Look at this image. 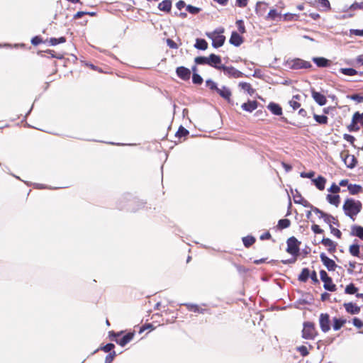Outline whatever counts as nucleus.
Returning <instances> with one entry per match:
<instances>
[{
    "label": "nucleus",
    "instance_id": "f257e3e1",
    "mask_svg": "<svg viewBox=\"0 0 363 363\" xmlns=\"http://www.w3.org/2000/svg\"><path fill=\"white\" fill-rule=\"evenodd\" d=\"M362 208V204L359 201L351 198L347 199L342 206L345 214L352 220H354L357 215L361 212Z\"/></svg>",
    "mask_w": 363,
    "mask_h": 363
},
{
    "label": "nucleus",
    "instance_id": "f03ea898",
    "mask_svg": "<svg viewBox=\"0 0 363 363\" xmlns=\"http://www.w3.org/2000/svg\"><path fill=\"white\" fill-rule=\"evenodd\" d=\"M286 252L294 257L290 259L282 261L284 264H292L296 261V257L299 254V245L301 242L294 237L288 239Z\"/></svg>",
    "mask_w": 363,
    "mask_h": 363
},
{
    "label": "nucleus",
    "instance_id": "7ed1b4c3",
    "mask_svg": "<svg viewBox=\"0 0 363 363\" xmlns=\"http://www.w3.org/2000/svg\"><path fill=\"white\" fill-rule=\"evenodd\" d=\"M223 31V28H219L214 30L213 32L206 33V36L212 40L213 47L218 48L224 44L225 37L222 35Z\"/></svg>",
    "mask_w": 363,
    "mask_h": 363
},
{
    "label": "nucleus",
    "instance_id": "20e7f679",
    "mask_svg": "<svg viewBox=\"0 0 363 363\" xmlns=\"http://www.w3.org/2000/svg\"><path fill=\"white\" fill-rule=\"evenodd\" d=\"M317 335V331L315 325L311 322H306L303 324L302 330V337L307 340H313Z\"/></svg>",
    "mask_w": 363,
    "mask_h": 363
},
{
    "label": "nucleus",
    "instance_id": "39448f33",
    "mask_svg": "<svg viewBox=\"0 0 363 363\" xmlns=\"http://www.w3.org/2000/svg\"><path fill=\"white\" fill-rule=\"evenodd\" d=\"M288 67L291 69H306L311 67V64L299 58H294L288 60L286 62Z\"/></svg>",
    "mask_w": 363,
    "mask_h": 363
},
{
    "label": "nucleus",
    "instance_id": "423d86ee",
    "mask_svg": "<svg viewBox=\"0 0 363 363\" xmlns=\"http://www.w3.org/2000/svg\"><path fill=\"white\" fill-rule=\"evenodd\" d=\"M320 279L323 281V287L325 289L330 291H335L336 286L333 284L332 279L328 275L325 270L320 272Z\"/></svg>",
    "mask_w": 363,
    "mask_h": 363
},
{
    "label": "nucleus",
    "instance_id": "0eeeda50",
    "mask_svg": "<svg viewBox=\"0 0 363 363\" xmlns=\"http://www.w3.org/2000/svg\"><path fill=\"white\" fill-rule=\"evenodd\" d=\"M220 69L223 70L225 75L232 78L242 77L243 74L235 67L230 66L220 65Z\"/></svg>",
    "mask_w": 363,
    "mask_h": 363
},
{
    "label": "nucleus",
    "instance_id": "6e6552de",
    "mask_svg": "<svg viewBox=\"0 0 363 363\" xmlns=\"http://www.w3.org/2000/svg\"><path fill=\"white\" fill-rule=\"evenodd\" d=\"M359 123L363 125V113H359V112L354 113L352 117V123L349 126L350 131L359 130L357 123Z\"/></svg>",
    "mask_w": 363,
    "mask_h": 363
},
{
    "label": "nucleus",
    "instance_id": "1a4fd4ad",
    "mask_svg": "<svg viewBox=\"0 0 363 363\" xmlns=\"http://www.w3.org/2000/svg\"><path fill=\"white\" fill-rule=\"evenodd\" d=\"M319 320L322 331L324 333L329 331L330 328L329 315L327 313H321Z\"/></svg>",
    "mask_w": 363,
    "mask_h": 363
},
{
    "label": "nucleus",
    "instance_id": "9d476101",
    "mask_svg": "<svg viewBox=\"0 0 363 363\" xmlns=\"http://www.w3.org/2000/svg\"><path fill=\"white\" fill-rule=\"evenodd\" d=\"M320 259L322 261V262L323 263V264L326 267V268L329 270V271H334L337 267L335 262L330 259L329 257H328L325 253H321L320 255Z\"/></svg>",
    "mask_w": 363,
    "mask_h": 363
},
{
    "label": "nucleus",
    "instance_id": "9b49d317",
    "mask_svg": "<svg viewBox=\"0 0 363 363\" xmlns=\"http://www.w3.org/2000/svg\"><path fill=\"white\" fill-rule=\"evenodd\" d=\"M177 76L183 80H189L191 77V70L184 67H179L176 69Z\"/></svg>",
    "mask_w": 363,
    "mask_h": 363
},
{
    "label": "nucleus",
    "instance_id": "f8f14e48",
    "mask_svg": "<svg viewBox=\"0 0 363 363\" xmlns=\"http://www.w3.org/2000/svg\"><path fill=\"white\" fill-rule=\"evenodd\" d=\"M341 157L345 164L349 168H353L356 164V159L353 155L347 153H342Z\"/></svg>",
    "mask_w": 363,
    "mask_h": 363
},
{
    "label": "nucleus",
    "instance_id": "ddd939ff",
    "mask_svg": "<svg viewBox=\"0 0 363 363\" xmlns=\"http://www.w3.org/2000/svg\"><path fill=\"white\" fill-rule=\"evenodd\" d=\"M208 65L218 69H220L221 58L215 54H211L208 57Z\"/></svg>",
    "mask_w": 363,
    "mask_h": 363
},
{
    "label": "nucleus",
    "instance_id": "4468645a",
    "mask_svg": "<svg viewBox=\"0 0 363 363\" xmlns=\"http://www.w3.org/2000/svg\"><path fill=\"white\" fill-rule=\"evenodd\" d=\"M312 97L314 101L320 106H324L327 103L326 97L320 92L313 91Z\"/></svg>",
    "mask_w": 363,
    "mask_h": 363
},
{
    "label": "nucleus",
    "instance_id": "2eb2a0df",
    "mask_svg": "<svg viewBox=\"0 0 363 363\" xmlns=\"http://www.w3.org/2000/svg\"><path fill=\"white\" fill-rule=\"evenodd\" d=\"M229 41H230V44L238 47V46H240L242 43L243 39H242V37L240 34H238L235 31H233L231 34Z\"/></svg>",
    "mask_w": 363,
    "mask_h": 363
},
{
    "label": "nucleus",
    "instance_id": "dca6fc26",
    "mask_svg": "<svg viewBox=\"0 0 363 363\" xmlns=\"http://www.w3.org/2000/svg\"><path fill=\"white\" fill-rule=\"evenodd\" d=\"M133 333H128L121 338H116L114 340L119 345L124 347L125 345H127L129 342H130L133 340Z\"/></svg>",
    "mask_w": 363,
    "mask_h": 363
},
{
    "label": "nucleus",
    "instance_id": "f3484780",
    "mask_svg": "<svg viewBox=\"0 0 363 363\" xmlns=\"http://www.w3.org/2000/svg\"><path fill=\"white\" fill-rule=\"evenodd\" d=\"M267 108L273 114L276 116H281L282 114L281 107L276 103H269V104L267 106Z\"/></svg>",
    "mask_w": 363,
    "mask_h": 363
},
{
    "label": "nucleus",
    "instance_id": "a211bd4d",
    "mask_svg": "<svg viewBox=\"0 0 363 363\" xmlns=\"http://www.w3.org/2000/svg\"><path fill=\"white\" fill-rule=\"evenodd\" d=\"M257 108V102L256 101H248L242 105V108L247 112H252Z\"/></svg>",
    "mask_w": 363,
    "mask_h": 363
},
{
    "label": "nucleus",
    "instance_id": "6ab92c4d",
    "mask_svg": "<svg viewBox=\"0 0 363 363\" xmlns=\"http://www.w3.org/2000/svg\"><path fill=\"white\" fill-rule=\"evenodd\" d=\"M314 185L320 191L325 189L326 179L322 176H318L316 179L312 180Z\"/></svg>",
    "mask_w": 363,
    "mask_h": 363
},
{
    "label": "nucleus",
    "instance_id": "aec40b11",
    "mask_svg": "<svg viewBox=\"0 0 363 363\" xmlns=\"http://www.w3.org/2000/svg\"><path fill=\"white\" fill-rule=\"evenodd\" d=\"M351 235L357 236L363 240V227L359 225H353L351 228Z\"/></svg>",
    "mask_w": 363,
    "mask_h": 363
},
{
    "label": "nucleus",
    "instance_id": "412c9836",
    "mask_svg": "<svg viewBox=\"0 0 363 363\" xmlns=\"http://www.w3.org/2000/svg\"><path fill=\"white\" fill-rule=\"evenodd\" d=\"M216 91L219 94L220 96L223 98L229 100L231 96L230 90L226 86H222L221 88H217Z\"/></svg>",
    "mask_w": 363,
    "mask_h": 363
},
{
    "label": "nucleus",
    "instance_id": "4be33fe9",
    "mask_svg": "<svg viewBox=\"0 0 363 363\" xmlns=\"http://www.w3.org/2000/svg\"><path fill=\"white\" fill-rule=\"evenodd\" d=\"M321 243L327 247L330 252H334L336 249V244L330 238H323Z\"/></svg>",
    "mask_w": 363,
    "mask_h": 363
},
{
    "label": "nucleus",
    "instance_id": "5701e85b",
    "mask_svg": "<svg viewBox=\"0 0 363 363\" xmlns=\"http://www.w3.org/2000/svg\"><path fill=\"white\" fill-rule=\"evenodd\" d=\"M158 9L162 11L169 12L172 9L171 0H164L160 2L158 5Z\"/></svg>",
    "mask_w": 363,
    "mask_h": 363
},
{
    "label": "nucleus",
    "instance_id": "b1692460",
    "mask_svg": "<svg viewBox=\"0 0 363 363\" xmlns=\"http://www.w3.org/2000/svg\"><path fill=\"white\" fill-rule=\"evenodd\" d=\"M345 308L348 313L357 314L359 312V308L352 303H345Z\"/></svg>",
    "mask_w": 363,
    "mask_h": 363
},
{
    "label": "nucleus",
    "instance_id": "393cba45",
    "mask_svg": "<svg viewBox=\"0 0 363 363\" xmlns=\"http://www.w3.org/2000/svg\"><path fill=\"white\" fill-rule=\"evenodd\" d=\"M313 61L319 67H325L329 65V60L324 57H313Z\"/></svg>",
    "mask_w": 363,
    "mask_h": 363
},
{
    "label": "nucleus",
    "instance_id": "a878e982",
    "mask_svg": "<svg viewBox=\"0 0 363 363\" xmlns=\"http://www.w3.org/2000/svg\"><path fill=\"white\" fill-rule=\"evenodd\" d=\"M348 191L350 194L356 195L362 191V187L358 184H350L348 185Z\"/></svg>",
    "mask_w": 363,
    "mask_h": 363
},
{
    "label": "nucleus",
    "instance_id": "bb28decb",
    "mask_svg": "<svg viewBox=\"0 0 363 363\" xmlns=\"http://www.w3.org/2000/svg\"><path fill=\"white\" fill-rule=\"evenodd\" d=\"M300 96L297 94L294 96L292 99L289 101V104L294 110H296L301 106V104L298 102Z\"/></svg>",
    "mask_w": 363,
    "mask_h": 363
},
{
    "label": "nucleus",
    "instance_id": "cd10ccee",
    "mask_svg": "<svg viewBox=\"0 0 363 363\" xmlns=\"http://www.w3.org/2000/svg\"><path fill=\"white\" fill-rule=\"evenodd\" d=\"M194 47L198 50H205L208 48V43L204 39H196Z\"/></svg>",
    "mask_w": 363,
    "mask_h": 363
},
{
    "label": "nucleus",
    "instance_id": "c85d7f7f",
    "mask_svg": "<svg viewBox=\"0 0 363 363\" xmlns=\"http://www.w3.org/2000/svg\"><path fill=\"white\" fill-rule=\"evenodd\" d=\"M327 201L330 203V204H333L335 206H338L339 203H340V196L339 195H331V194H328L327 195Z\"/></svg>",
    "mask_w": 363,
    "mask_h": 363
},
{
    "label": "nucleus",
    "instance_id": "c756f323",
    "mask_svg": "<svg viewBox=\"0 0 363 363\" xmlns=\"http://www.w3.org/2000/svg\"><path fill=\"white\" fill-rule=\"evenodd\" d=\"M239 86L245 91H246L250 96L252 95L255 92L254 89L252 88L250 84L247 82H240L239 84Z\"/></svg>",
    "mask_w": 363,
    "mask_h": 363
},
{
    "label": "nucleus",
    "instance_id": "7c9ffc66",
    "mask_svg": "<svg viewBox=\"0 0 363 363\" xmlns=\"http://www.w3.org/2000/svg\"><path fill=\"white\" fill-rule=\"evenodd\" d=\"M350 253L354 257H359V245L358 244H352L349 247Z\"/></svg>",
    "mask_w": 363,
    "mask_h": 363
},
{
    "label": "nucleus",
    "instance_id": "2f4dec72",
    "mask_svg": "<svg viewBox=\"0 0 363 363\" xmlns=\"http://www.w3.org/2000/svg\"><path fill=\"white\" fill-rule=\"evenodd\" d=\"M346 323L345 319H339V318H334L333 319V329L335 330H340L344 324Z\"/></svg>",
    "mask_w": 363,
    "mask_h": 363
},
{
    "label": "nucleus",
    "instance_id": "473e14b6",
    "mask_svg": "<svg viewBox=\"0 0 363 363\" xmlns=\"http://www.w3.org/2000/svg\"><path fill=\"white\" fill-rule=\"evenodd\" d=\"M340 72L347 76H354L359 74V72L353 68H341L340 69Z\"/></svg>",
    "mask_w": 363,
    "mask_h": 363
},
{
    "label": "nucleus",
    "instance_id": "72a5a7b5",
    "mask_svg": "<svg viewBox=\"0 0 363 363\" xmlns=\"http://www.w3.org/2000/svg\"><path fill=\"white\" fill-rule=\"evenodd\" d=\"M294 202L296 203L302 204L305 207L310 206V204L308 201L305 200L301 195H296L294 197Z\"/></svg>",
    "mask_w": 363,
    "mask_h": 363
},
{
    "label": "nucleus",
    "instance_id": "f704fd0d",
    "mask_svg": "<svg viewBox=\"0 0 363 363\" xmlns=\"http://www.w3.org/2000/svg\"><path fill=\"white\" fill-rule=\"evenodd\" d=\"M310 276V271L307 268L302 269L301 273L298 277V279L301 281H306Z\"/></svg>",
    "mask_w": 363,
    "mask_h": 363
},
{
    "label": "nucleus",
    "instance_id": "c9c22d12",
    "mask_svg": "<svg viewBox=\"0 0 363 363\" xmlns=\"http://www.w3.org/2000/svg\"><path fill=\"white\" fill-rule=\"evenodd\" d=\"M277 17L281 18V13L275 9H271L267 16V19L276 20Z\"/></svg>",
    "mask_w": 363,
    "mask_h": 363
},
{
    "label": "nucleus",
    "instance_id": "e433bc0d",
    "mask_svg": "<svg viewBox=\"0 0 363 363\" xmlns=\"http://www.w3.org/2000/svg\"><path fill=\"white\" fill-rule=\"evenodd\" d=\"M313 117L315 121L320 124H327L328 123V117L326 116L314 114Z\"/></svg>",
    "mask_w": 363,
    "mask_h": 363
},
{
    "label": "nucleus",
    "instance_id": "4c0bfd02",
    "mask_svg": "<svg viewBox=\"0 0 363 363\" xmlns=\"http://www.w3.org/2000/svg\"><path fill=\"white\" fill-rule=\"evenodd\" d=\"M291 222L289 219H281L278 222V228L280 229H284L289 227Z\"/></svg>",
    "mask_w": 363,
    "mask_h": 363
},
{
    "label": "nucleus",
    "instance_id": "58836bf2",
    "mask_svg": "<svg viewBox=\"0 0 363 363\" xmlns=\"http://www.w3.org/2000/svg\"><path fill=\"white\" fill-rule=\"evenodd\" d=\"M318 2L323 8V11H327L330 10V4L328 0H318Z\"/></svg>",
    "mask_w": 363,
    "mask_h": 363
},
{
    "label": "nucleus",
    "instance_id": "ea45409f",
    "mask_svg": "<svg viewBox=\"0 0 363 363\" xmlns=\"http://www.w3.org/2000/svg\"><path fill=\"white\" fill-rule=\"evenodd\" d=\"M242 242L245 247H250L255 242V239L252 236H247L242 238Z\"/></svg>",
    "mask_w": 363,
    "mask_h": 363
},
{
    "label": "nucleus",
    "instance_id": "a19ab883",
    "mask_svg": "<svg viewBox=\"0 0 363 363\" xmlns=\"http://www.w3.org/2000/svg\"><path fill=\"white\" fill-rule=\"evenodd\" d=\"M357 292V288L353 284H350L345 288V293L348 294H354Z\"/></svg>",
    "mask_w": 363,
    "mask_h": 363
},
{
    "label": "nucleus",
    "instance_id": "79ce46f5",
    "mask_svg": "<svg viewBox=\"0 0 363 363\" xmlns=\"http://www.w3.org/2000/svg\"><path fill=\"white\" fill-rule=\"evenodd\" d=\"M197 65H208V57H196L194 60Z\"/></svg>",
    "mask_w": 363,
    "mask_h": 363
},
{
    "label": "nucleus",
    "instance_id": "37998d69",
    "mask_svg": "<svg viewBox=\"0 0 363 363\" xmlns=\"http://www.w3.org/2000/svg\"><path fill=\"white\" fill-rule=\"evenodd\" d=\"M66 41V39L65 37H60L59 38H50V43L51 45H56L60 43H63Z\"/></svg>",
    "mask_w": 363,
    "mask_h": 363
},
{
    "label": "nucleus",
    "instance_id": "c03bdc74",
    "mask_svg": "<svg viewBox=\"0 0 363 363\" xmlns=\"http://www.w3.org/2000/svg\"><path fill=\"white\" fill-rule=\"evenodd\" d=\"M323 220L328 223L330 226L332 225L331 223H334V224H336V221L337 220L333 217L331 215H329V214H326L323 218Z\"/></svg>",
    "mask_w": 363,
    "mask_h": 363
},
{
    "label": "nucleus",
    "instance_id": "a18cd8bd",
    "mask_svg": "<svg viewBox=\"0 0 363 363\" xmlns=\"http://www.w3.org/2000/svg\"><path fill=\"white\" fill-rule=\"evenodd\" d=\"M192 82L195 84H201L203 82V79L197 73H194L192 76Z\"/></svg>",
    "mask_w": 363,
    "mask_h": 363
},
{
    "label": "nucleus",
    "instance_id": "49530a36",
    "mask_svg": "<svg viewBox=\"0 0 363 363\" xmlns=\"http://www.w3.org/2000/svg\"><path fill=\"white\" fill-rule=\"evenodd\" d=\"M236 25H237L238 30L240 33H245V28L244 23H243L242 20H238L236 21Z\"/></svg>",
    "mask_w": 363,
    "mask_h": 363
},
{
    "label": "nucleus",
    "instance_id": "de8ad7c7",
    "mask_svg": "<svg viewBox=\"0 0 363 363\" xmlns=\"http://www.w3.org/2000/svg\"><path fill=\"white\" fill-rule=\"evenodd\" d=\"M362 3L354 2L349 6L350 11H354L357 9L362 10Z\"/></svg>",
    "mask_w": 363,
    "mask_h": 363
},
{
    "label": "nucleus",
    "instance_id": "09e8293b",
    "mask_svg": "<svg viewBox=\"0 0 363 363\" xmlns=\"http://www.w3.org/2000/svg\"><path fill=\"white\" fill-rule=\"evenodd\" d=\"M186 11L192 14H196L200 11V9L193 6L191 5H188L186 6Z\"/></svg>",
    "mask_w": 363,
    "mask_h": 363
},
{
    "label": "nucleus",
    "instance_id": "8fccbe9b",
    "mask_svg": "<svg viewBox=\"0 0 363 363\" xmlns=\"http://www.w3.org/2000/svg\"><path fill=\"white\" fill-rule=\"evenodd\" d=\"M297 350L301 353V354L303 357H306L308 354V351L306 346H299L297 347Z\"/></svg>",
    "mask_w": 363,
    "mask_h": 363
},
{
    "label": "nucleus",
    "instance_id": "3c124183",
    "mask_svg": "<svg viewBox=\"0 0 363 363\" xmlns=\"http://www.w3.org/2000/svg\"><path fill=\"white\" fill-rule=\"evenodd\" d=\"M330 233L336 236L337 238H341V235H342V233L340 232V230H338L337 228H335L334 227H333L332 225H330Z\"/></svg>",
    "mask_w": 363,
    "mask_h": 363
},
{
    "label": "nucleus",
    "instance_id": "603ef678",
    "mask_svg": "<svg viewBox=\"0 0 363 363\" xmlns=\"http://www.w3.org/2000/svg\"><path fill=\"white\" fill-rule=\"evenodd\" d=\"M187 307H188V309L191 311L198 312V313L203 312V310L200 309V307L197 305H188Z\"/></svg>",
    "mask_w": 363,
    "mask_h": 363
},
{
    "label": "nucleus",
    "instance_id": "864d4df0",
    "mask_svg": "<svg viewBox=\"0 0 363 363\" xmlns=\"http://www.w3.org/2000/svg\"><path fill=\"white\" fill-rule=\"evenodd\" d=\"M357 35V36H363V29H350V35Z\"/></svg>",
    "mask_w": 363,
    "mask_h": 363
},
{
    "label": "nucleus",
    "instance_id": "5fc2aeb1",
    "mask_svg": "<svg viewBox=\"0 0 363 363\" xmlns=\"http://www.w3.org/2000/svg\"><path fill=\"white\" fill-rule=\"evenodd\" d=\"M348 97L350 99H351L352 100H354L358 103L363 102V96H360L359 94H353V95L349 96Z\"/></svg>",
    "mask_w": 363,
    "mask_h": 363
},
{
    "label": "nucleus",
    "instance_id": "6e6d98bb",
    "mask_svg": "<svg viewBox=\"0 0 363 363\" xmlns=\"http://www.w3.org/2000/svg\"><path fill=\"white\" fill-rule=\"evenodd\" d=\"M328 191L333 194H337L340 191V189L337 184H333Z\"/></svg>",
    "mask_w": 363,
    "mask_h": 363
},
{
    "label": "nucleus",
    "instance_id": "4d7b16f0",
    "mask_svg": "<svg viewBox=\"0 0 363 363\" xmlns=\"http://www.w3.org/2000/svg\"><path fill=\"white\" fill-rule=\"evenodd\" d=\"M206 85L211 89H213V90H216L218 86L216 85V84L212 81L211 79H208L206 80Z\"/></svg>",
    "mask_w": 363,
    "mask_h": 363
},
{
    "label": "nucleus",
    "instance_id": "13d9d810",
    "mask_svg": "<svg viewBox=\"0 0 363 363\" xmlns=\"http://www.w3.org/2000/svg\"><path fill=\"white\" fill-rule=\"evenodd\" d=\"M353 324L357 328H362L363 327V322L357 318L353 319Z\"/></svg>",
    "mask_w": 363,
    "mask_h": 363
},
{
    "label": "nucleus",
    "instance_id": "bf43d9fd",
    "mask_svg": "<svg viewBox=\"0 0 363 363\" xmlns=\"http://www.w3.org/2000/svg\"><path fill=\"white\" fill-rule=\"evenodd\" d=\"M188 133H189V131L186 129H185L183 127H180L179 130L177 133V135L179 137H182V136L186 135Z\"/></svg>",
    "mask_w": 363,
    "mask_h": 363
},
{
    "label": "nucleus",
    "instance_id": "052dcab7",
    "mask_svg": "<svg viewBox=\"0 0 363 363\" xmlns=\"http://www.w3.org/2000/svg\"><path fill=\"white\" fill-rule=\"evenodd\" d=\"M315 175V172L313 171H311L309 172H301L300 176L302 178H312Z\"/></svg>",
    "mask_w": 363,
    "mask_h": 363
},
{
    "label": "nucleus",
    "instance_id": "680f3d73",
    "mask_svg": "<svg viewBox=\"0 0 363 363\" xmlns=\"http://www.w3.org/2000/svg\"><path fill=\"white\" fill-rule=\"evenodd\" d=\"M311 230L314 233L319 234L322 233L323 230L319 227V225L314 224L311 226Z\"/></svg>",
    "mask_w": 363,
    "mask_h": 363
},
{
    "label": "nucleus",
    "instance_id": "e2e57ef3",
    "mask_svg": "<svg viewBox=\"0 0 363 363\" xmlns=\"http://www.w3.org/2000/svg\"><path fill=\"white\" fill-rule=\"evenodd\" d=\"M167 45L170 48H173V49H177L178 48V45L177 44L172 40L171 39H167Z\"/></svg>",
    "mask_w": 363,
    "mask_h": 363
},
{
    "label": "nucleus",
    "instance_id": "0e129e2a",
    "mask_svg": "<svg viewBox=\"0 0 363 363\" xmlns=\"http://www.w3.org/2000/svg\"><path fill=\"white\" fill-rule=\"evenodd\" d=\"M357 263L355 262H349V268L347 269V272L349 274H352L354 269L356 267Z\"/></svg>",
    "mask_w": 363,
    "mask_h": 363
},
{
    "label": "nucleus",
    "instance_id": "69168bd1",
    "mask_svg": "<svg viewBox=\"0 0 363 363\" xmlns=\"http://www.w3.org/2000/svg\"><path fill=\"white\" fill-rule=\"evenodd\" d=\"M114 348V345L112 343H108L102 349L105 352H108L111 351Z\"/></svg>",
    "mask_w": 363,
    "mask_h": 363
},
{
    "label": "nucleus",
    "instance_id": "338daca9",
    "mask_svg": "<svg viewBox=\"0 0 363 363\" xmlns=\"http://www.w3.org/2000/svg\"><path fill=\"white\" fill-rule=\"evenodd\" d=\"M236 4L239 7H245L247 4V0H236Z\"/></svg>",
    "mask_w": 363,
    "mask_h": 363
},
{
    "label": "nucleus",
    "instance_id": "774afa93",
    "mask_svg": "<svg viewBox=\"0 0 363 363\" xmlns=\"http://www.w3.org/2000/svg\"><path fill=\"white\" fill-rule=\"evenodd\" d=\"M355 62L357 65H363V53L356 57Z\"/></svg>",
    "mask_w": 363,
    "mask_h": 363
}]
</instances>
